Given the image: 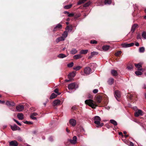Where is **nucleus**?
Masks as SVG:
<instances>
[{
	"mask_svg": "<svg viewBox=\"0 0 146 146\" xmlns=\"http://www.w3.org/2000/svg\"><path fill=\"white\" fill-rule=\"evenodd\" d=\"M85 102L86 104L93 109L95 108L96 107L98 106L95 102L91 99L86 100L85 101Z\"/></svg>",
	"mask_w": 146,
	"mask_h": 146,
	"instance_id": "obj_1",
	"label": "nucleus"
},
{
	"mask_svg": "<svg viewBox=\"0 0 146 146\" xmlns=\"http://www.w3.org/2000/svg\"><path fill=\"white\" fill-rule=\"evenodd\" d=\"M101 120L100 117L98 116H96L94 117V123L97 125L96 127H101L103 126L104 123H100Z\"/></svg>",
	"mask_w": 146,
	"mask_h": 146,
	"instance_id": "obj_2",
	"label": "nucleus"
},
{
	"mask_svg": "<svg viewBox=\"0 0 146 146\" xmlns=\"http://www.w3.org/2000/svg\"><path fill=\"white\" fill-rule=\"evenodd\" d=\"M127 96L129 101H132L133 100H134L135 101L136 100V96L135 94L128 93Z\"/></svg>",
	"mask_w": 146,
	"mask_h": 146,
	"instance_id": "obj_3",
	"label": "nucleus"
},
{
	"mask_svg": "<svg viewBox=\"0 0 146 146\" xmlns=\"http://www.w3.org/2000/svg\"><path fill=\"white\" fill-rule=\"evenodd\" d=\"M69 90H73L78 88V86L75 83H72L69 84L68 86Z\"/></svg>",
	"mask_w": 146,
	"mask_h": 146,
	"instance_id": "obj_4",
	"label": "nucleus"
},
{
	"mask_svg": "<svg viewBox=\"0 0 146 146\" xmlns=\"http://www.w3.org/2000/svg\"><path fill=\"white\" fill-rule=\"evenodd\" d=\"M84 72L86 74H89L92 72V70L88 66L84 68Z\"/></svg>",
	"mask_w": 146,
	"mask_h": 146,
	"instance_id": "obj_5",
	"label": "nucleus"
},
{
	"mask_svg": "<svg viewBox=\"0 0 146 146\" xmlns=\"http://www.w3.org/2000/svg\"><path fill=\"white\" fill-rule=\"evenodd\" d=\"M143 112L140 110H138L137 111L135 112L134 113V115L136 117H138L139 116L143 115Z\"/></svg>",
	"mask_w": 146,
	"mask_h": 146,
	"instance_id": "obj_6",
	"label": "nucleus"
},
{
	"mask_svg": "<svg viewBox=\"0 0 146 146\" xmlns=\"http://www.w3.org/2000/svg\"><path fill=\"white\" fill-rule=\"evenodd\" d=\"M114 95L116 100L119 101L118 99L120 97V94L118 90L115 91L114 93Z\"/></svg>",
	"mask_w": 146,
	"mask_h": 146,
	"instance_id": "obj_7",
	"label": "nucleus"
},
{
	"mask_svg": "<svg viewBox=\"0 0 146 146\" xmlns=\"http://www.w3.org/2000/svg\"><path fill=\"white\" fill-rule=\"evenodd\" d=\"M134 43H131L130 44L124 43L122 44L121 45L123 47L127 48L133 46L134 45Z\"/></svg>",
	"mask_w": 146,
	"mask_h": 146,
	"instance_id": "obj_8",
	"label": "nucleus"
},
{
	"mask_svg": "<svg viewBox=\"0 0 146 146\" xmlns=\"http://www.w3.org/2000/svg\"><path fill=\"white\" fill-rule=\"evenodd\" d=\"M10 127L13 131H16L17 130H20L21 129L16 124H15L14 125H11Z\"/></svg>",
	"mask_w": 146,
	"mask_h": 146,
	"instance_id": "obj_9",
	"label": "nucleus"
},
{
	"mask_svg": "<svg viewBox=\"0 0 146 146\" xmlns=\"http://www.w3.org/2000/svg\"><path fill=\"white\" fill-rule=\"evenodd\" d=\"M18 145V143L15 140L11 141L9 143L10 146H17Z\"/></svg>",
	"mask_w": 146,
	"mask_h": 146,
	"instance_id": "obj_10",
	"label": "nucleus"
},
{
	"mask_svg": "<svg viewBox=\"0 0 146 146\" xmlns=\"http://www.w3.org/2000/svg\"><path fill=\"white\" fill-rule=\"evenodd\" d=\"M16 108L18 111H21L24 109V107L23 105H19L17 106L16 107Z\"/></svg>",
	"mask_w": 146,
	"mask_h": 146,
	"instance_id": "obj_11",
	"label": "nucleus"
},
{
	"mask_svg": "<svg viewBox=\"0 0 146 146\" xmlns=\"http://www.w3.org/2000/svg\"><path fill=\"white\" fill-rule=\"evenodd\" d=\"M62 27V25L60 24H58L53 29V31H56L58 30L61 29Z\"/></svg>",
	"mask_w": 146,
	"mask_h": 146,
	"instance_id": "obj_12",
	"label": "nucleus"
},
{
	"mask_svg": "<svg viewBox=\"0 0 146 146\" xmlns=\"http://www.w3.org/2000/svg\"><path fill=\"white\" fill-rule=\"evenodd\" d=\"M135 66L137 68H138V70L143 72V69L141 68L142 67V66L141 64L138 63V64H135Z\"/></svg>",
	"mask_w": 146,
	"mask_h": 146,
	"instance_id": "obj_13",
	"label": "nucleus"
},
{
	"mask_svg": "<svg viewBox=\"0 0 146 146\" xmlns=\"http://www.w3.org/2000/svg\"><path fill=\"white\" fill-rule=\"evenodd\" d=\"M69 123L72 126L74 127L76 124V121L74 119H71L69 121Z\"/></svg>",
	"mask_w": 146,
	"mask_h": 146,
	"instance_id": "obj_14",
	"label": "nucleus"
},
{
	"mask_svg": "<svg viewBox=\"0 0 146 146\" xmlns=\"http://www.w3.org/2000/svg\"><path fill=\"white\" fill-rule=\"evenodd\" d=\"M60 100H55L53 102V106H58L60 104Z\"/></svg>",
	"mask_w": 146,
	"mask_h": 146,
	"instance_id": "obj_15",
	"label": "nucleus"
},
{
	"mask_svg": "<svg viewBox=\"0 0 146 146\" xmlns=\"http://www.w3.org/2000/svg\"><path fill=\"white\" fill-rule=\"evenodd\" d=\"M111 74L114 76L116 77L118 76V74L117 71L114 70H111Z\"/></svg>",
	"mask_w": 146,
	"mask_h": 146,
	"instance_id": "obj_16",
	"label": "nucleus"
},
{
	"mask_svg": "<svg viewBox=\"0 0 146 146\" xmlns=\"http://www.w3.org/2000/svg\"><path fill=\"white\" fill-rule=\"evenodd\" d=\"M77 139L76 136H74L73 137L72 139L70 140V142L71 143L75 144L76 143Z\"/></svg>",
	"mask_w": 146,
	"mask_h": 146,
	"instance_id": "obj_17",
	"label": "nucleus"
},
{
	"mask_svg": "<svg viewBox=\"0 0 146 146\" xmlns=\"http://www.w3.org/2000/svg\"><path fill=\"white\" fill-rule=\"evenodd\" d=\"M6 104L9 106H15V103L12 101H7L6 102Z\"/></svg>",
	"mask_w": 146,
	"mask_h": 146,
	"instance_id": "obj_18",
	"label": "nucleus"
},
{
	"mask_svg": "<svg viewBox=\"0 0 146 146\" xmlns=\"http://www.w3.org/2000/svg\"><path fill=\"white\" fill-rule=\"evenodd\" d=\"M102 97L101 96L99 95L96 96V100L98 103H100L102 100Z\"/></svg>",
	"mask_w": 146,
	"mask_h": 146,
	"instance_id": "obj_19",
	"label": "nucleus"
},
{
	"mask_svg": "<svg viewBox=\"0 0 146 146\" xmlns=\"http://www.w3.org/2000/svg\"><path fill=\"white\" fill-rule=\"evenodd\" d=\"M75 73L74 72L70 73L68 75V77L69 79H71L74 78L75 76Z\"/></svg>",
	"mask_w": 146,
	"mask_h": 146,
	"instance_id": "obj_20",
	"label": "nucleus"
},
{
	"mask_svg": "<svg viewBox=\"0 0 146 146\" xmlns=\"http://www.w3.org/2000/svg\"><path fill=\"white\" fill-rule=\"evenodd\" d=\"M64 38L63 36H61L57 38L56 40V41L57 42H58L60 41L64 40Z\"/></svg>",
	"mask_w": 146,
	"mask_h": 146,
	"instance_id": "obj_21",
	"label": "nucleus"
},
{
	"mask_svg": "<svg viewBox=\"0 0 146 146\" xmlns=\"http://www.w3.org/2000/svg\"><path fill=\"white\" fill-rule=\"evenodd\" d=\"M17 117L20 120H22L24 119V115L22 113H19L17 115Z\"/></svg>",
	"mask_w": 146,
	"mask_h": 146,
	"instance_id": "obj_22",
	"label": "nucleus"
},
{
	"mask_svg": "<svg viewBox=\"0 0 146 146\" xmlns=\"http://www.w3.org/2000/svg\"><path fill=\"white\" fill-rule=\"evenodd\" d=\"M137 25L136 24H134L131 27V31L132 33H133L136 29V28L137 27Z\"/></svg>",
	"mask_w": 146,
	"mask_h": 146,
	"instance_id": "obj_23",
	"label": "nucleus"
},
{
	"mask_svg": "<svg viewBox=\"0 0 146 146\" xmlns=\"http://www.w3.org/2000/svg\"><path fill=\"white\" fill-rule=\"evenodd\" d=\"M114 79L112 78H110L109 79L108 82L110 85H111L114 82Z\"/></svg>",
	"mask_w": 146,
	"mask_h": 146,
	"instance_id": "obj_24",
	"label": "nucleus"
},
{
	"mask_svg": "<svg viewBox=\"0 0 146 146\" xmlns=\"http://www.w3.org/2000/svg\"><path fill=\"white\" fill-rule=\"evenodd\" d=\"M73 29V27L72 25H70L69 26H67L66 27L65 29L66 30L69 31L70 30L71 31Z\"/></svg>",
	"mask_w": 146,
	"mask_h": 146,
	"instance_id": "obj_25",
	"label": "nucleus"
},
{
	"mask_svg": "<svg viewBox=\"0 0 146 146\" xmlns=\"http://www.w3.org/2000/svg\"><path fill=\"white\" fill-rule=\"evenodd\" d=\"M88 52V50H82L80 52V54H87Z\"/></svg>",
	"mask_w": 146,
	"mask_h": 146,
	"instance_id": "obj_26",
	"label": "nucleus"
},
{
	"mask_svg": "<svg viewBox=\"0 0 146 146\" xmlns=\"http://www.w3.org/2000/svg\"><path fill=\"white\" fill-rule=\"evenodd\" d=\"M110 46L108 45H104L102 47V48L103 50L106 51L109 49Z\"/></svg>",
	"mask_w": 146,
	"mask_h": 146,
	"instance_id": "obj_27",
	"label": "nucleus"
},
{
	"mask_svg": "<svg viewBox=\"0 0 146 146\" xmlns=\"http://www.w3.org/2000/svg\"><path fill=\"white\" fill-rule=\"evenodd\" d=\"M82 57L81 55L80 54H77L74 56V58L75 59H77L81 58Z\"/></svg>",
	"mask_w": 146,
	"mask_h": 146,
	"instance_id": "obj_28",
	"label": "nucleus"
},
{
	"mask_svg": "<svg viewBox=\"0 0 146 146\" xmlns=\"http://www.w3.org/2000/svg\"><path fill=\"white\" fill-rule=\"evenodd\" d=\"M77 50L75 48H72L70 51V53L72 54H74L77 53Z\"/></svg>",
	"mask_w": 146,
	"mask_h": 146,
	"instance_id": "obj_29",
	"label": "nucleus"
},
{
	"mask_svg": "<svg viewBox=\"0 0 146 146\" xmlns=\"http://www.w3.org/2000/svg\"><path fill=\"white\" fill-rule=\"evenodd\" d=\"M110 122L113 124L114 126H116L117 125V122L113 119H111L110 121Z\"/></svg>",
	"mask_w": 146,
	"mask_h": 146,
	"instance_id": "obj_30",
	"label": "nucleus"
},
{
	"mask_svg": "<svg viewBox=\"0 0 146 146\" xmlns=\"http://www.w3.org/2000/svg\"><path fill=\"white\" fill-rule=\"evenodd\" d=\"M57 96V95L53 93H52L51 96L50 97V99H53L55 98H56Z\"/></svg>",
	"mask_w": 146,
	"mask_h": 146,
	"instance_id": "obj_31",
	"label": "nucleus"
},
{
	"mask_svg": "<svg viewBox=\"0 0 146 146\" xmlns=\"http://www.w3.org/2000/svg\"><path fill=\"white\" fill-rule=\"evenodd\" d=\"M111 3V0H105L104 3L105 4H110Z\"/></svg>",
	"mask_w": 146,
	"mask_h": 146,
	"instance_id": "obj_32",
	"label": "nucleus"
},
{
	"mask_svg": "<svg viewBox=\"0 0 146 146\" xmlns=\"http://www.w3.org/2000/svg\"><path fill=\"white\" fill-rule=\"evenodd\" d=\"M58 57L59 58H63L66 57V56L64 54H60L58 55Z\"/></svg>",
	"mask_w": 146,
	"mask_h": 146,
	"instance_id": "obj_33",
	"label": "nucleus"
},
{
	"mask_svg": "<svg viewBox=\"0 0 146 146\" xmlns=\"http://www.w3.org/2000/svg\"><path fill=\"white\" fill-rule=\"evenodd\" d=\"M72 5L70 4L65 5L64 7V8L66 9H70L72 6Z\"/></svg>",
	"mask_w": 146,
	"mask_h": 146,
	"instance_id": "obj_34",
	"label": "nucleus"
},
{
	"mask_svg": "<svg viewBox=\"0 0 146 146\" xmlns=\"http://www.w3.org/2000/svg\"><path fill=\"white\" fill-rule=\"evenodd\" d=\"M87 0H80L77 3L78 5H80L81 4L84 3Z\"/></svg>",
	"mask_w": 146,
	"mask_h": 146,
	"instance_id": "obj_35",
	"label": "nucleus"
},
{
	"mask_svg": "<svg viewBox=\"0 0 146 146\" xmlns=\"http://www.w3.org/2000/svg\"><path fill=\"white\" fill-rule=\"evenodd\" d=\"M90 43L91 44H97L98 42L95 40H93L90 41Z\"/></svg>",
	"mask_w": 146,
	"mask_h": 146,
	"instance_id": "obj_36",
	"label": "nucleus"
},
{
	"mask_svg": "<svg viewBox=\"0 0 146 146\" xmlns=\"http://www.w3.org/2000/svg\"><path fill=\"white\" fill-rule=\"evenodd\" d=\"M135 73L137 76L141 75L142 74V72L139 71H135Z\"/></svg>",
	"mask_w": 146,
	"mask_h": 146,
	"instance_id": "obj_37",
	"label": "nucleus"
},
{
	"mask_svg": "<svg viewBox=\"0 0 146 146\" xmlns=\"http://www.w3.org/2000/svg\"><path fill=\"white\" fill-rule=\"evenodd\" d=\"M142 36L145 39H146V32L143 31L142 34Z\"/></svg>",
	"mask_w": 146,
	"mask_h": 146,
	"instance_id": "obj_38",
	"label": "nucleus"
},
{
	"mask_svg": "<svg viewBox=\"0 0 146 146\" xmlns=\"http://www.w3.org/2000/svg\"><path fill=\"white\" fill-rule=\"evenodd\" d=\"M81 68V67L78 66L76 67H74L73 69L76 70H79Z\"/></svg>",
	"mask_w": 146,
	"mask_h": 146,
	"instance_id": "obj_39",
	"label": "nucleus"
},
{
	"mask_svg": "<svg viewBox=\"0 0 146 146\" xmlns=\"http://www.w3.org/2000/svg\"><path fill=\"white\" fill-rule=\"evenodd\" d=\"M68 32L66 31H65L63 34V36L64 37V38H66L68 35Z\"/></svg>",
	"mask_w": 146,
	"mask_h": 146,
	"instance_id": "obj_40",
	"label": "nucleus"
},
{
	"mask_svg": "<svg viewBox=\"0 0 146 146\" xmlns=\"http://www.w3.org/2000/svg\"><path fill=\"white\" fill-rule=\"evenodd\" d=\"M74 65V63L73 62H71V63H69L67 64V66L69 68H71Z\"/></svg>",
	"mask_w": 146,
	"mask_h": 146,
	"instance_id": "obj_41",
	"label": "nucleus"
},
{
	"mask_svg": "<svg viewBox=\"0 0 146 146\" xmlns=\"http://www.w3.org/2000/svg\"><path fill=\"white\" fill-rule=\"evenodd\" d=\"M127 68L128 70H131L133 69V66L132 64H130L127 66Z\"/></svg>",
	"mask_w": 146,
	"mask_h": 146,
	"instance_id": "obj_42",
	"label": "nucleus"
},
{
	"mask_svg": "<svg viewBox=\"0 0 146 146\" xmlns=\"http://www.w3.org/2000/svg\"><path fill=\"white\" fill-rule=\"evenodd\" d=\"M54 92L55 93L57 94L58 95H60V93L58 92V90L57 88L55 89Z\"/></svg>",
	"mask_w": 146,
	"mask_h": 146,
	"instance_id": "obj_43",
	"label": "nucleus"
},
{
	"mask_svg": "<svg viewBox=\"0 0 146 146\" xmlns=\"http://www.w3.org/2000/svg\"><path fill=\"white\" fill-rule=\"evenodd\" d=\"M121 51H118L116 53H115V55L116 56H119L120 54H121Z\"/></svg>",
	"mask_w": 146,
	"mask_h": 146,
	"instance_id": "obj_44",
	"label": "nucleus"
},
{
	"mask_svg": "<svg viewBox=\"0 0 146 146\" xmlns=\"http://www.w3.org/2000/svg\"><path fill=\"white\" fill-rule=\"evenodd\" d=\"M139 51L140 52H143L145 51V48L144 47H142L139 48Z\"/></svg>",
	"mask_w": 146,
	"mask_h": 146,
	"instance_id": "obj_45",
	"label": "nucleus"
},
{
	"mask_svg": "<svg viewBox=\"0 0 146 146\" xmlns=\"http://www.w3.org/2000/svg\"><path fill=\"white\" fill-rule=\"evenodd\" d=\"M98 52H91V54L93 56L95 55H97L98 54Z\"/></svg>",
	"mask_w": 146,
	"mask_h": 146,
	"instance_id": "obj_46",
	"label": "nucleus"
},
{
	"mask_svg": "<svg viewBox=\"0 0 146 146\" xmlns=\"http://www.w3.org/2000/svg\"><path fill=\"white\" fill-rule=\"evenodd\" d=\"M27 124H33V123L31 121H25L23 122Z\"/></svg>",
	"mask_w": 146,
	"mask_h": 146,
	"instance_id": "obj_47",
	"label": "nucleus"
},
{
	"mask_svg": "<svg viewBox=\"0 0 146 146\" xmlns=\"http://www.w3.org/2000/svg\"><path fill=\"white\" fill-rule=\"evenodd\" d=\"M127 145L129 146H134L133 143L132 142L129 141H128Z\"/></svg>",
	"mask_w": 146,
	"mask_h": 146,
	"instance_id": "obj_48",
	"label": "nucleus"
},
{
	"mask_svg": "<svg viewBox=\"0 0 146 146\" xmlns=\"http://www.w3.org/2000/svg\"><path fill=\"white\" fill-rule=\"evenodd\" d=\"M74 16V14L73 13H69L68 15V16L69 17H72Z\"/></svg>",
	"mask_w": 146,
	"mask_h": 146,
	"instance_id": "obj_49",
	"label": "nucleus"
},
{
	"mask_svg": "<svg viewBox=\"0 0 146 146\" xmlns=\"http://www.w3.org/2000/svg\"><path fill=\"white\" fill-rule=\"evenodd\" d=\"M13 120L15 122H16L17 124L19 125V126H21V123H20L17 120L15 119H13Z\"/></svg>",
	"mask_w": 146,
	"mask_h": 146,
	"instance_id": "obj_50",
	"label": "nucleus"
},
{
	"mask_svg": "<svg viewBox=\"0 0 146 146\" xmlns=\"http://www.w3.org/2000/svg\"><path fill=\"white\" fill-rule=\"evenodd\" d=\"M88 98H89L90 99H93V96L89 94H88Z\"/></svg>",
	"mask_w": 146,
	"mask_h": 146,
	"instance_id": "obj_51",
	"label": "nucleus"
},
{
	"mask_svg": "<svg viewBox=\"0 0 146 146\" xmlns=\"http://www.w3.org/2000/svg\"><path fill=\"white\" fill-rule=\"evenodd\" d=\"M98 90L97 89H95L93 90V92L94 94H96L98 93Z\"/></svg>",
	"mask_w": 146,
	"mask_h": 146,
	"instance_id": "obj_52",
	"label": "nucleus"
},
{
	"mask_svg": "<svg viewBox=\"0 0 146 146\" xmlns=\"http://www.w3.org/2000/svg\"><path fill=\"white\" fill-rule=\"evenodd\" d=\"M30 117L32 119H34V120H36V117H34V116H33L31 115Z\"/></svg>",
	"mask_w": 146,
	"mask_h": 146,
	"instance_id": "obj_53",
	"label": "nucleus"
},
{
	"mask_svg": "<svg viewBox=\"0 0 146 146\" xmlns=\"http://www.w3.org/2000/svg\"><path fill=\"white\" fill-rule=\"evenodd\" d=\"M17 139H18V141H23V139L22 138L20 137H18Z\"/></svg>",
	"mask_w": 146,
	"mask_h": 146,
	"instance_id": "obj_54",
	"label": "nucleus"
},
{
	"mask_svg": "<svg viewBox=\"0 0 146 146\" xmlns=\"http://www.w3.org/2000/svg\"><path fill=\"white\" fill-rule=\"evenodd\" d=\"M31 115H32L33 116H36L37 115H38V113H36L34 112V113H32L31 114Z\"/></svg>",
	"mask_w": 146,
	"mask_h": 146,
	"instance_id": "obj_55",
	"label": "nucleus"
},
{
	"mask_svg": "<svg viewBox=\"0 0 146 146\" xmlns=\"http://www.w3.org/2000/svg\"><path fill=\"white\" fill-rule=\"evenodd\" d=\"M141 38V36L140 34H138L137 35V39H140Z\"/></svg>",
	"mask_w": 146,
	"mask_h": 146,
	"instance_id": "obj_56",
	"label": "nucleus"
},
{
	"mask_svg": "<svg viewBox=\"0 0 146 146\" xmlns=\"http://www.w3.org/2000/svg\"><path fill=\"white\" fill-rule=\"evenodd\" d=\"M123 142L126 144H127L128 142L129 141L127 140L126 139H124L123 141Z\"/></svg>",
	"mask_w": 146,
	"mask_h": 146,
	"instance_id": "obj_57",
	"label": "nucleus"
},
{
	"mask_svg": "<svg viewBox=\"0 0 146 146\" xmlns=\"http://www.w3.org/2000/svg\"><path fill=\"white\" fill-rule=\"evenodd\" d=\"M71 79H70L69 80H65V81L66 82H69L71 81Z\"/></svg>",
	"mask_w": 146,
	"mask_h": 146,
	"instance_id": "obj_58",
	"label": "nucleus"
},
{
	"mask_svg": "<svg viewBox=\"0 0 146 146\" xmlns=\"http://www.w3.org/2000/svg\"><path fill=\"white\" fill-rule=\"evenodd\" d=\"M135 45L137 46H139V44L138 42H136L135 43Z\"/></svg>",
	"mask_w": 146,
	"mask_h": 146,
	"instance_id": "obj_59",
	"label": "nucleus"
},
{
	"mask_svg": "<svg viewBox=\"0 0 146 146\" xmlns=\"http://www.w3.org/2000/svg\"><path fill=\"white\" fill-rule=\"evenodd\" d=\"M93 57V56L91 54V55L90 56L88 57V58L89 59H91Z\"/></svg>",
	"mask_w": 146,
	"mask_h": 146,
	"instance_id": "obj_60",
	"label": "nucleus"
},
{
	"mask_svg": "<svg viewBox=\"0 0 146 146\" xmlns=\"http://www.w3.org/2000/svg\"><path fill=\"white\" fill-rule=\"evenodd\" d=\"M119 134L120 135H121L122 136H123V133L121 132H119Z\"/></svg>",
	"mask_w": 146,
	"mask_h": 146,
	"instance_id": "obj_61",
	"label": "nucleus"
},
{
	"mask_svg": "<svg viewBox=\"0 0 146 146\" xmlns=\"http://www.w3.org/2000/svg\"><path fill=\"white\" fill-rule=\"evenodd\" d=\"M66 131L68 133L70 132V130L68 129L67 128H66Z\"/></svg>",
	"mask_w": 146,
	"mask_h": 146,
	"instance_id": "obj_62",
	"label": "nucleus"
},
{
	"mask_svg": "<svg viewBox=\"0 0 146 146\" xmlns=\"http://www.w3.org/2000/svg\"><path fill=\"white\" fill-rule=\"evenodd\" d=\"M64 13L65 14H69V12L67 11H65L64 12Z\"/></svg>",
	"mask_w": 146,
	"mask_h": 146,
	"instance_id": "obj_63",
	"label": "nucleus"
},
{
	"mask_svg": "<svg viewBox=\"0 0 146 146\" xmlns=\"http://www.w3.org/2000/svg\"><path fill=\"white\" fill-rule=\"evenodd\" d=\"M0 103L2 104H4L5 103L4 101H3L0 100Z\"/></svg>",
	"mask_w": 146,
	"mask_h": 146,
	"instance_id": "obj_64",
	"label": "nucleus"
}]
</instances>
